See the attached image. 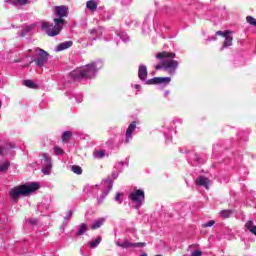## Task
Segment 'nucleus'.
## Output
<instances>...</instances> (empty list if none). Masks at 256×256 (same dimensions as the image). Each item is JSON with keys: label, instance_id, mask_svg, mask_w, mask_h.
<instances>
[{"label": "nucleus", "instance_id": "ea45409f", "mask_svg": "<svg viewBox=\"0 0 256 256\" xmlns=\"http://www.w3.org/2000/svg\"><path fill=\"white\" fill-rule=\"evenodd\" d=\"M80 253H81V255H83V256H91V253H90V252H87L86 254L83 253V249L80 250Z\"/></svg>", "mask_w": 256, "mask_h": 256}, {"label": "nucleus", "instance_id": "4be33fe9", "mask_svg": "<svg viewBox=\"0 0 256 256\" xmlns=\"http://www.w3.org/2000/svg\"><path fill=\"white\" fill-rule=\"evenodd\" d=\"M105 223V218H100L94 221V223L91 225V229H99Z\"/></svg>", "mask_w": 256, "mask_h": 256}, {"label": "nucleus", "instance_id": "bb28decb", "mask_svg": "<svg viewBox=\"0 0 256 256\" xmlns=\"http://www.w3.org/2000/svg\"><path fill=\"white\" fill-rule=\"evenodd\" d=\"M71 171L76 175H81V173H83V169L81 168V166H77V165H73L71 167Z\"/></svg>", "mask_w": 256, "mask_h": 256}, {"label": "nucleus", "instance_id": "9b49d317", "mask_svg": "<svg viewBox=\"0 0 256 256\" xmlns=\"http://www.w3.org/2000/svg\"><path fill=\"white\" fill-rule=\"evenodd\" d=\"M84 193H87V195H92V197H97L99 193V186H91V185H86L83 189Z\"/></svg>", "mask_w": 256, "mask_h": 256}, {"label": "nucleus", "instance_id": "9d476101", "mask_svg": "<svg viewBox=\"0 0 256 256\" xmlns=\"http://www.w3.org/2000/svg\"><path fill=\"white\" fill-rule=\"evenodd\" d=\"M149 83H153L154 85H169V83H171V77H155L149 80Z\"/></svg>", "mask_w": 256, "mask_h": 256}, {"label": "nucleus", "instance_id": "58836bf2", "mask_svg": "<svg viewBox=\"0 0 256 256\" xmlns=\"http://www.w3.org/2000/svg\"><path fill=\"white\" fill-rule=\"evenodd\" d=\"M131 1L133 0H122V5H131Z\"/></svg>", "mask_w": 256, "mask_h": 256}, {"label": "nucleus", "instance_id": "7c9ffc66", "mask_svg": "<svg viewBox=\"0 0 256 256\" xmlns=\"http://www.w3.org/2000/svg\"><path fill=\"white\" fill-rule=\"evenodd\" d=\"M216 35H220L221 37H227L228 35H231V31L226 30V31H217Z\"/></svg>", "mask_w": 256, "mask_h": 256}, {"label": "nucleus", "instance_id": "c03bdc74", "mask_svg": "<svg viewBox=\"0 0 256 256\" xmlns=\"http://www.w3.org/2000/svg\"><path fill=\"white\" fill-rule=\"evenodd\" d=\"M166 137V143H169V136H167V134H165Z\"/></svg>", "mask_w": 256, "mask_h": 256}, {"label": "nucleus", "instance_id": "4468645a", "mask_svg": "<svg viewBox=\"0 0 256 256\" xmlns=\"http://www.w3.org/2000/svg\"><path fill=\"white\" fill-rule=\"evenodd\" d=\"M5 3H10L14 7H23V5H29L31 0H5Z\"/></svg>", "mask_w": 256, "mask_h": 256}, {"label": "nucleus", "instance_id": "f8f14e48", "mask_svg": "<svg viewBox=\"0 0 256 256\" xmlns=\"http://www.w3.org/2000/svg\"><path fill=\"white\" fill-rule=\"evenodd\" d=\"M116 245L123 247V249H129V247H145V243H131L129 241H124L120 244L119 241H117Z\"/></svg>", "mask_w": 256, "mask_h": 256}, {"label": "nucleus", "instance_id": "39448f33", "mask_svg": "<svg viewBox=\"0 0 256 256\" xmlns=\"http://www.w3.org/2000/svg\"><path fill=\"white\" fill-rule=\"evenodd\" d=\"M128 199L132 209H141L145 203V191L143 189L134 190L129 193Z\"/></svg>", "mask_w": 256, "mask_h": 256}, {"label": "nucleus", "instance_id": "49530a36", "mask_svg": "<svg viewBox=\"0 0 256 256\" xmlns=\"http://www.w3.org/2000/svg\"><path fill=\"white\" fill-rule=\"evenodd\" d=\"M29 223L35 224V223H37V222H36V221H33V220H29Z\"/></svg>", "mask_w": 256, "mask_h": 256}, {"label": "nucleus", "instance_id": "72a5a7b5", "mask_svg": "<svg viewBox=\"0 0 256 256\" xmlns=\"http://www.w3.org/2000/svg\"><path fill=\"white\" fill-rule=\"evenodd\" d=\"M121 193H117L116 196H115V201H117V203L121 204L123 203V200L121 199Z\"/></svg>", "mask_w": 256, "mask_h": 256}, {"label": "nucleus", "instance_id": "b1692460", "mask_svg": "<svg viewBox=\"0 0 256 256\" xmlns=\"http://www.w3.org/2000/svg\"><path fill=\"white\" fill-rule=\"evenodd\" d=\"M72 135H73V133H71V131H65L62 134V141H63V143H67V141H69V139H71Z\"/></svg>", "mask_w": 256, "mask_h": 256}, {"label": "nucleus", "instance_id": "dca6fc26", "mask_svg": "<svg viewBox=\"0 0 256 256\" xmlns=\"http://www.w3.org/2000/svg\"><path fill=\"white\" fill-rule=\"evenodd\" d=\"M69 47H73V41H65L56 46L55 51L59 53L60 51H65V49H69Z\"/></svg>", "mask_w": 256, "mask_h": 256}, {"label": "nucleus", "instance_id": "37998d69", "mask_svg": "<svg viewBox=\"0 0 256 256\" xmlns=\"http://www.w3.org/2000/svg\"><path fill=\"white\" fill-rule=\"evenodd\" d=\"M169 90H167V91H165V93H164V97H168L169 96Z\"/></svg>", "mask_w": 256, "mask_h": 256}, {"label": "nucleus", "instance_id": "4c0bfd02", "mask_svg": "<svg viewBox=\"0 0 256 256\" xmlns=\"http://www.w3.org/2000/svg\"><path fill=\"white\" fill-rule=\"evenodd\" d=\"M203 255V252L199 251V250H195L192 252V256H201Z\"/></svg>", "mask_w": 256, "mask_h": 256}, {"label": "nucleus", "instance_id": "0eeeda50", "mask_svg": "<svg viewBox=\"0 0 256 256\" xmlns=\"http://www.w3.org/2000/svg\"><path fill=\"white\" fill-rule=\"evenodd\" d=\"M35 53L37 58L34 59L37 67H43L46 65L47 61H49V53L41 48H35Z\"/></svg>", "mask_w": 256, "mask_h": 256}, {"label": "nucleus", "instance_id": "7ed1b4c3", "mask_svg": "<svg viewBox=\"0 0 256 256\" xmlns=\"http://www.w3.org/2000/svg\"><path fill=\"white\" fill-rule=\"evenodd\" d=\"M101 67H103L101 61L91 62L83 68H78L70 72V77L71 79H74V81H81V79H95L97 71H99Z\"/></svg>", "mask_w": 256, "mask_h": 256}, {"label": "nucleus", "instance_id": "473e14b6", "mask_svg": "<svg viewBox=\"0 0 256 256\" xmlns=\"http://www.w3.org/2000/svg\"><path fill=\"white\" fill-rule=\"evenodd\" d=\"M119 37L124 42L129 41V36H127V34H125V33L119 34Z\"/></svg>", "mask_w": 256, "mask_h": 256}, {"label": "nucleus", "instance_id": "c9c22d12", "mask_svg": "<svg viewBox=\"0 0 256 256\" xmlns=\"http://www.w3.org/2000/svg\"><path fill=\"white\" fill-rule=\"evenodd\" d=\"M33 29H35V25H30V26H26L23 31H25V33H29V31Z\"/></svg>", "mask_w": 256, "mask_h": 256}, {"label": "nucleus", "instance_id": "cd10ccee", "mask_svg": "<svg viewBox=\"0 0 256 256\" xmlns=\"http://www.w3.org/2000/svg\"><path fill=\"white\" fill-rule=\"evenodd\" d=\"M94 157L95 159H103V157H105V151L99 150L94 152Z\"/></svg>", "mask_w": 256, "mask_h": 256}, {"label": "nucleus", "instance_id": "09e8293b", "mask_svg": "<svg viewBox=\"0 0 256 256\" xmlns=\"http://www.w3.org/2000/svg\"><path fill=\"white\" fill-rule=\"evenodd\" d=\"M82 99L79 100V103H81Z\"/></svg>", "mask_w": 256, "mask_h": 256}, {"label": "nucleus", "instance_id": "2eb2a0df", "mask_svg": "<svg viewBox=\"0 0 256 256\" xmlns=\"http://www.w3.org/2000/svg\"><path fill=\"white\" fill-rule=\"evenodd\" d=\"M103 29L102 27L94 28L90 30V35H95L96 37L92 38V41H97V39H100L103 36Z\"/></svg>", "mask_w": 256, "mask_h": 256}, {"label": "nucleus", "instance_id": "a211bd4d", "mask_svg": "<svg viewBox=\"0 0 256 256\" xmlns=\"http://www.w3.org/2000/svg\"><path fill=\"white\" fill-rule=\"evenodd\" d=\"M196 185H199L200 187H205V189H209V180L205 176H199L196 179Z\"/></svg>", "mask_w": 256, "mask_h": 256}, {"label": "nucleus", "instance_id": "6ab92c4d", "mask_svg": "<svg viewBox=\"0 0 256 256\" xmlns=\"http://www.w3.org/2000/svg\"><path fill=\"white\" fill-rule=\"evenodd\" d=\"M224 43L222 45L221 50L223 49H227V47H231V45H233V36H231L230 34H228L227 36L224 37Z\"/></svg>", "mask_w": 256, "mask_h": 256}, {"label": "nucleus", "instance_id": "c756f323", "mask_svg": "<svg viewBox=\"0 0 256 256\" xmlns=\"http://www.w3.org/2000/svg\"><path fill=\"white\" fill-rule=\"evenodd\" d=\"M100 19L102 21H107L111 19V14H109V12H104V14H100Z\"/></svg>", "mask_w": 256, "mask_h": 256}, {"label": "nucleus", "instance_id": "c85d7f7f", "mask_svg": "<svg viewBox=\"0 0 256 256\" xmlns=\"http://www.w3.org/2000/svg\"><path fill=\"white\" fill-rule=\"evenodd\" d=\"M246 21L247 23H249V25H253V27H256V19L253 18V16H247Z\"/></svg>", "mask_w": 256, "mask_h": 256}, {"label": "nucleus", "instance_id": "a18cd8bd", "mask_svg": "<svg viewBox=\"0 0 256 256\" xmlns=\"http://www.w3.org/2000/svg\"><path fill=\"white\" fill-rule=\"evenodd\" d=\"M1 153H3V147L2 146H0V155H1Z\"/></svg>", "mask_w": 256, "mask_h": 256}, {"label": "nucleus", "instance_id": "de8ad7c7", "mask_svg": "<svg viewBox=\"0 0 256 256\" xmlns=\"http://www.w3.org/2000/svg\"><path fill=\"white\" fill-rule=\"evenodd\" d=\"M215 39H217V38L213 37V40H214V41H215Z\"/></svg>", "mask_w": 256, "mask_h": 256}, {"label": "nucleus", "instance_id": "423d86ee", "mask_svg": "<svg viewBox=\"0 0 256 256\" xmlns=\"http://www.w3.org/2000/svg\"><path fill=\"white\" fill-rule=\"evenodd\" d=\"M100 189L102 191V195L98 198V204L101 205L103 203V200L107 195H109V192L111 189H113V180L111 178H107L106 180H103L100 184Z\"/></svg>", "mask_w": 256, "mask_h": 256}, {"label": "nucleus", "instance_id": "a19ab883", "mask_svg": "<svg viewBox=\"0 0 256 256\" xmlns=\"http://www.w3.org/2000/svg\"><path fill=\"white\" fill-rule=\"evenodd\" d=\"M134 89H137L138 91H141V85L135 84L134 85Z\"/></svg>", "mask_w": 256, "mask_h": 256}, {"label": "nucleus", "instance_id": "2f4dec72", "mask_svg": "<svg viewBox=\"0 0 256 256\" xmlns=\"http://www.w3.org/2000/svg\"><path fill=\"white\" fill-rule=\"evenodd\" d=\"M65 152L63 151V149H61L60 147L58 146H55L54 147V154L59 156V155H63Z\"/></svg>", "mask_w": 256, "mask_h": 256}, {"label": "nucleus", "instance_id": "1a4fd4ad", "mask_svg": "<svg viewBox=\"0 0 256 256\" xmlns=\"http://www.w3.org/2000/svg\"><path fill=\"white\" fill-rule=\"evenodd\" d=\"M135 129H137V122L133 121L126 130V139L124 143H129V140L133 139V133L135 132Z\"/></svg>", "mask_w": 256, "mask_h": 256}, {"label": "nucleus", "instance_id": "f3484780", "mask_svg": "<svg viewBox=\"0 0 256 256\" xmlns=\"http://www.w3.org/2000/svg\"><path fill=\"white\" fill-rule=\"evenodd\" d=\"M147 74V66L141 64L138 69V77L140 81H145V79H147Z\"/></svg>", "mask_w": 256, "mask_h": 256}, {"label": "nucleus", "instance_id": "20e7f679", "mask_svg": "<svg viewBox=\"0 0 256 256\" xmlns=\"http://www.w3.org/2000/svg\"><path fill=\"white\" fill-rule=\"evenodd\" d=\"M37 189H39V183L32 182L28 185H21L10 189L9 196L13 203H17L21 195H29L30 193H33V191H37Z\"/></svg>", "mask_w": 256, "mask_h": 256}, {"label": "nucleus", "instance_id": "f257e3e1", "mask_svg": "<svg viewBox=\"0 0 256 256\" xmlns=\"http://www.w3.org/2000/svg\"><path fill=\"white\" fill-rule=\"evenodd\" d=\"M55 13L57 17H59L54 19L55 25L45 21L42 22V30L45 31L48 37H57V35L61 33L63 26L65 25L63 17L69 15V9L66 6H56Z\"/></svg>", "mask_w": 256, "mask_h": 256}, {"label": "nucleus", "instance_id": "a878e982", "mask_svg": "<svg viewBox=\"0 0 256 256\" xmlns=\"http://www.w3.org/2000/svg\"><path fill=\"white\" fill-rule=\"evenodd\" d=\"M11 166V163L9 161H5L2 164H0V173H4V171H7L9 167Z\"/></svg>", "mask_w": 256, "mask_h": 256}, {"label": "nucleus", "instance_id": "412c9836", "mask_svg": "<svg viewBox=\"0 0 256 256\" xmlns=\"http://www.w3.org/2000/svg\"><path fill=\"white\" fill-rule=\"evenodd\" d=\"M103 238L101 236H98L95 240H92L91 242L88 243L90 249H95L98 247V245L101 243Z\"/></svg>", "mask_w": 256, "mask_h": 256}, {"label": "nucleus", "instance_id": "f03ea898", "mask_svg": "<svg viewBox=\"0 0 256 256\" xmlns=\"http://www.w3.org/2000/svg\"><path fill=\"white\" fill-rule=\"evenodd\" d=\"M175 53L173 52H159L156 54V59L160 61V64H157L154 66V69L156 71H161L163 69L164 71H168L170 75H175V71H177V67H179V62L175 59Z\"/></svg>", "mask_w": 256, "mask_h": 256}, {"label": "nucleus", "instance_id": "aec40b11", "mask_svg": "<svg viewBox=\"0 0 256 256\" xmlns=\"http://www.w3.org/2000/svg\"><path fill=\"white\" fill-rule=\"evenodd\" d=\"M87 233V224L82 223L78 227V231L76 232V237H81V235H85Z\"/></svg>", "mask_w": 256, "mask_h": 256}, {"label": "nucleus", "instance_id": "393cba45", "mask_svg": "<svg viewBox=\"0 0 256 256\" xmlns=\"http://www.w3.org/2000/svg\"><path fill=\"white\" fill-rule=\"evenodd\" d=\"M233 211L231 210H222L220 212V217H223V219H229V217H231Z\"/></svg>", "mask_w": 256, "mask_h": 256}, {"label": "nucleus", "instance_id": "ddd939ff", "mask_svg": "<svg viewBox=\"0 0 256 256\" xmlns=\"http://www.w3.org/2000/svg\"><path fill=\"white\" fill-rule=\"evenodd\" d=\"M99 0H89L86 2V8L88 11H91V13H95L97 11V7H99Z\"/></svg>", "mask_w": 256, "mask_h": 256}, {"label": "nucleus", "instance_id": "79ce46f5", "mask_svg": "<svg viewBox=\"0 0 256 256\" xmlns=\"http://www.w3.org/2000/svg\"><path fill=\"white\" fill-rule=\"evenodd\" d=\"M119 177V173H112V179H117Z\"/></svg>", "mask_w": 256, "mask_h": 256}, {"label": "nucleus", "instance_id": "f704fd0d", "mask_svg": "<svg viewBox=\"0 0 256 256\" xmlns=\"http://www.w3.org/2000/svg\"><path fill=\"white\" fill-rule=\"evenodd\" d=\"M73 217V210H69L67 215L64 217L65 221L71 219Z\"/></svg>", "mask_w": 256, "mask_h": 256}, {"label": "nucleus", "instance_id": "5701e85b", "mask_svg": "<svg viewBox=\"0 0 256 256\" xmlns=\"http://www.w3.org/2000/svg\"><path fill=\"white\" fill-rule=\"evenodd\" d=\"M23 85L25 87H28V89H37V84L33 82L32 80H24Z\"/></svg>", "mask_w": 256, "mask_h": 256}, {"label": "nucleus", "instance_id": "6e6552de", "mask_svg": "<svg viewBox=\"0 0 256 256\" xmlns=\"http://www.w3.org/2000/svg\"><path fill=\"white\" fill-rule=\"evenodd\" d=\"M41 165H42V173L44 175H49L51 173V169H53V164L51 162V156L49 154L44 153L42 155Z\"/></svg>", "mask_w": 256, "mask_h": 256}, {"label": "nucleus", "instance_id": "e433bc0d", "mask_svg": "<svg viewBox=\"0 0 256 256\" xmlns=\"http://www.w3.org/2000/svg\"><path fill=\"white\" fill-rule=\"evenodd\" d=\"M215 225V221L210 220L206 224L203 225V227H213Z\"/></svg>", "mask_w": 256, "mask_h": 256}]
</instances>
